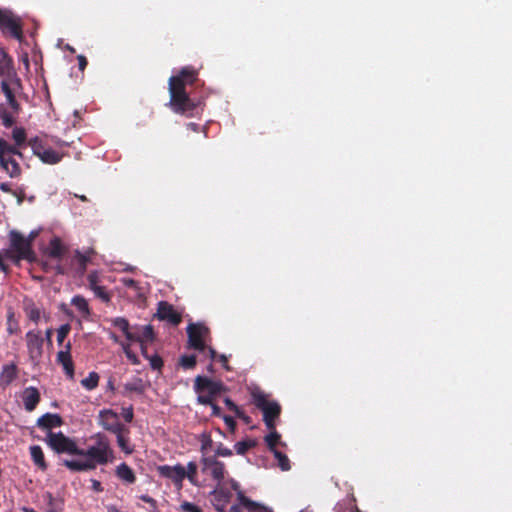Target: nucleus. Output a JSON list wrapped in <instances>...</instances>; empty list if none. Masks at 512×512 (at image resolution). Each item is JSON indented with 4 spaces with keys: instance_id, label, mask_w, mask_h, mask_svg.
Masks as SVG:
<instances>
[{
    "instance_id": "26",
    "label": "nucleus",
    "mask_w": 512,
    "mask_h": 512,
    "mask_svg": "<svg viewBox=\"0 0 512 512\" xmlns=\"http://www.w3.org/2000/svg\"><path fill=\"white\" fill-rule=\"evenodd\" d=\"M56 361L63 367L65 374L73 378L74 376V363L71 357V353L68 351H59L56 356Z\"/></svg>"
},
{
    "instance_id": "23",
    "label": "nucleus",
    "mask_w": 512,
    "mask_h": 512,
    "mask_svg": "<svg viewBox=\"0 0 512 512\" xmlns=\"http://www.w3.org/2000/svg\"><path fill=\"white\" fill-rule=\"evenodd\" d=\"M41 400L40 393L35 387H27L23 392V403L27 411L32 412Z\"/></svg>"
},
{
    "instance_id": "61",
    "label": "nucleus",
    "mask_w": 512,
    "mask_h": 512,
    "mask_svg": "<svg viewBox=\"0 0 512 512\" xmlns=\"http://www.w3.org/2000/svg\"><path fill=\"white\" fill-rule=\"evenodd\" d=\"M54 270H55V273L59 274V275H64L67 273L66 268L63 265H61L60 263L56 264V266L54 267Z\"/></svg>"
},
{
    "instance_id": "47",
    "label": "nucleus",
    "mask_w": 512,
    "mask_h": 512,
    "mask_svg": "<svg viewBox=\"0 0 512 512\" xmlns=\"http://www.w3.org/2000/svg\"><path fill=\"white\" fill-rule=\"evenodd\" d=\"M224 403L227 406V408L234 412L237 417H243V411L238 407L230 398H225Z\"/></svg>"
},
{
    "instance_id": "34",
    "label": "nucleus",
    "mask_w": 512,
    "mask_h": 512,
    "mask_svg": "<svg viewBox=\"0 0 512 512\" xmlns=\"http://www.w3.org/2000/svg\"><path fill=\"white\" fill-rule=\"evenodd\" d=\"M71 304L83 315H89L90 309L87 300L80 296L76 295L72 298Z\"/></svg>"
},
{
    "instance_id": "53",
    "label": "nucleus",
    "mask_w": 512,
    "mask_h": 512,
    "mask_svg": "<svg viewBox=\"0 0 512 512\" xmlns=\"http://www.w3.org/2000/svg\"><path fill=\"white\" fill-rule=\"evenodd\" d=\"M126 357L128 358V360L133 364V365H138L140 364V360L139 358L137 357V355L131 350V349H127L126 351Z\"/></svg>"
},
{
    "instance_id": "29",
    "label": "nucleus",
    "mask_w": 512,
    "mask_h": 512,
    "mask_svg": "<svg viewBox=\"0 0 512 512\" xmlns=\"http://www.w3.org/2000/svg\"><path fill=\"white\" fill-rule=\"evenodd\" d=\"M6 331L9 335H17L21 332L18 320L12 307L7 309Z\"/></svg>"
},
{
    "instance_id": "20",
    "label": "nucleus",
    "mask_w": 512,
    "mask_h": 512,
    "mask_svg": "<svg viewBox=\"0 0 512 512\" xmlns=\"http://www.w3.org/2000/svg\"><path fill=\"white\" fill-rule=\"evenodd\" d=\"M67 252V247L62 243L61 239L54 237L49 242L45 254L52 259L61 260Z\"/></svg>"
},
{
    "instance_id": "63",
    "label": "nucleus",
    "mask_w": 512,
    "mask_h": 512,
    "mask_svg": "<svg viewBox=\"0 0 512 512\" xmlns=\"http://www.w3.org/2000/svg\"><path fill=\"white\" fill-rule=\"evenodd\" d=\"M206 350L208 352V356L211 360H215L217 358V352L212 347H207Z\"/></svg>"
},
{
    "instance_id": "56",
    "label": "nucleus",
    "mask_w": 512,
    "mask_h": 512,
    "mask_svg": "<svg viewBox=\"0 0 512 512\" xmlns=\"http://www.w3.org/2000/svg\"><path fill=\"white\" fill-rule=\"evenodd\" d=\"M77 60H78L79 69L81 71H84L88 64L86 57L84 55H78Z\"/></svg>"
},
{
    "instance_id": "59",
    "label": "nucleus",
    "mask_w": 512,
    "mask_h": 512,
    "mask_svg": "<svg viewBox=\"0 0 512 512\" xmlns=\"http://www.w3.org/2000/svg\"><path fill=\"white\" fill-rule=\"evenodd\" d=\"M208 405L212 408V415L218 417L221 416V408L214 402V400L212 401V404Z\"/></svg>"
},
{
    "instance_id": "19",
    "label": "nucleus",
    "mask_w": 512,
    "mask_h": 512,
    "mask_svg": "<svg viewBox=\"0 0 512 512\" xmlns=\"http://www.w3.org/2000/svg\"><path fill=\"white\" fill-rule=\"evenodd\" d=\"M17 377V365L15 363L5 364L0 372V387L6 389Z\"/></svg>"
},
{
    "instance_id": "41",
    "label": "nucleus",
    "mask_w": 512,
    "mask_h": 512,
    "mask_svg": "<svg viewBox=\"0 0 512 512\" xmlns=\"http://www.w3.org/2000/svg\"><path fill=\"white\" fill-rule=\"evenodd\" d=\"M95 296L101 301L108 303L111 301V294L101 284L91 289Z\"/></svg>"
},
{
    "instance_id": "43",
    "label": "nucleus",
    "mask_w": 512,
    "mask_h": 512,
    "mask_svg": "<svg viewBox=\"0 0 512 512\" xmlns=\"http://www.w3.org/2000/svg\"><path fill=\"white\" fill-rule=\"evenodd\" d=\"M212 455H215V457L219 459V457H230L233 455V452L230 448L220 442L216 445Z\"/></svg>"
},
{
    "instance_id": "22",
    "label": "nucleus",
    "mask_w": 512,
    "mask_h": 512,
    "mask_svg": "<svg viewBox=\"0 0 512 512\" xmlns=\"http://www.w3.org/2000/svg\"><path fill=\"white\" fill-rule=\"evenodd\" d=\"M94 254L95 251L93 249H88L84 253L80 252L79 250L75 251L73 263L77 265L76 271L79 276L84 275L87 264L91 261Z\"/></svg>"
},
{
    "instance_id": "45",
    "label": "nucleus",
    "mask_w": 512,
    "mask_h": 512,
    "mask_svg": "<svg viewBox=\"0 0 512 512\" xmlns=\"http://www.w3.org/2000/svg\"><path fill=\"white\" fill-rule=\"evenodd\" d=\"M87 281H88L89 289H92V288L96 287L97 285H100L101 284L100 272L97 270L91 271L87 275Z\"/></svg>"
},
{
    "instance_id": "28",
    "label": "nucleus",
    "mask_w": 512,
    "mask_h": 512,
    "mask_svg": "<svg viewBox=\"0 0 512 512\" xmlns=\"http://www.w3.org/2000/svg\"><path fill=\"white\" fill-rule=\"evenodd\" d=\"M30 456L33 463L41 470L46 471L48 464L45 461V456L42 448L39 445H33L29 448Z\"/></svg>"
},
{
    "instance_id": "39",
    "label": "nucleus",
    "mask_w": 512,
    "mask_h": 512,
    "mask_svg": "<svg viewBox=\"0 0 512 512\" xmlns=\"http://www.w3.org/2000/svg\"><path fill=\"white\" fill-rule=\"evenodd\" d=\"M256 445L254 440H244L239 441L234 445L236 453L239 455H244L249 449L253 448Z\"/></svg>"
},
{
    "instance_id": "40",
    "label": "nucleus",
    "mask_w": 512,
    "mask_h": 512,
    "mask_svg": "<svg viewBox=\"0 0 512 512\" xmlns=\"http://www.w3.org/2000/svg\"><path fill=\"white\" fill-rule=\"evenodd\" d=\"M195 355H183L179 359V365L186 370L193 369L196 366Z\"/></svg>"
},
{
    "instance_id": "48",
    "label": "nucleus",
    "mask_w": 512,
    "mask_h": 512,
    "mask_svg": "<svg viewBox=\"0 0 512 512\" xmlns=\"http://www.w3.org/2000/svg\"><path fill=\"white\" fill-rule=\"evenodd\" d=\"M180 510L182 512H203L202 509L198 505L188 502V501H184L180 505Z\"/></svg>"
},
{
    "instance_id": "60",
    "label": "nucleus",
    "mask_w": 512,
    "mask_h": 512,
    "mask_svg": "<svg viewBox=\"0 0 512 512\" xmlns=\"http://www.w3.org/2000/svg\"><path fill=\"white\" fill-rule=\"evenodd\" d=\"M91 482H92V489L95 492H102L103 491V487H102V484H101L100 481L93 479Z\"/></svg>"
},
{
    "instance_id": "16",
    "label": "nucleus",
    "mask_w": 512,
    "mask_h": 512,
    "mask_svg": "<svg viewBox=\"0 0 512 512\" xmlns=\"http://www.w3.org/2000/svg\"><path fill=\"white\" fill-rule=\"evenodd\" d=\"M157 316L160 320H165L174 326H177L182 321L181 314L175 310L173 305L166 301L158 303Z\"/></svg>"
},
{
    "instance_id": "51",
    "label": "nucleus",
    "mask_w": 512,
    "mask_h": 512,
    "mask_svg": "<svg viewBox=\"0 0 512 512\" xmlns=\"http://www.w3.org/2000/svg\"><path fill=\"white\" fill-rule=\"evenodd\" d=\"M47 499H48V506H49L48 512H62V508L56 506L55 499L51 493H47Z\"/></svg>"
},
{
    "instance_id": "38",
    "label": "nucleus",
    "mask_w": 512,
    "mask_h": 512,
    "mask_svg": "<svg viewBox=\"0 0 512 512\" xmlns=\"http://www.w3.org/2000/svg\"><path fill=\"white\" fill-rule=\"evenodd\" d=\"M275 458L277 459L278 461V466L279 468L282 470V471H288L291 469V465H290V460L289 458L287 457V455H285L284 453H282L281 451L279 450H274L272 451Z\"/></svg>"
},
{
    "instance_id": "35",
    "label": "nucleus",
    "mask_w": 512,
    "mask_h": 512,
    "mask_svg": "<svg viewBox=\"0 0 512 512\" xmlns=\"http://www.w3.org/2000/svg\"><path fill=\"white\" fill-rule=\"evenodd\" d=\"M99 374L92 371L88 376L81 380V385L87 390H94L99 384Z\"/></svg>"
},
{
    "instance_id": "36",
    "label": "nucleus",
    "mask_w": 512,
    "mask_h": 512,
    "mask_svg": "<svg viewBox=\"0 0 512 512\" xmlns=\"http://www.w3.org/2000/svg\"><path fill=\"white\" fill-rule=\"evenodd\" d=\"M12 138L15 143L13 146H16L17 149L21 148L26 141L25 129L21 127L14 128L12 131Z\"/></svg>"
},
{
    "instance_id": "50",
    "label": "nucleus",
    "mask_w": 512,
    "mask_h": 512,
    "mask_svg": "<svg viewBox=\"0 0 512 512\" xmlns=\"http://www.w3.org/2000/svg\"><path fill=\"white\" fill-rule=\"evenodd\" d=\"M122 417L126 423H131L134 419L133 406L122 409Z\"/></svg>"
},
{
    "instance_id": "9",
    "label": "nucleus",
    "mask_w": 512,
    "mask_h": 512,
    "mask_svg": "<svg viewBox=\"0 0 512 512\" xmlns=\"http://www.w3.org/2000/svg\"><path fill=\"white\" fill-rule=\"evenodd\" d=\"M0 29L3 34L21 40L23 30L20 18L14 15L10 10L0 8Z\"/></svg>"
},
{
    "instance_id": "25",
    "label": "nucleus",
    "mask_w": 512,
    "mask_h": 512,
    "mask_svg": "<svg viewBox=\"0 0 512 512\" xmlns=\"http://www.w3.org/2000/svg\"><path fill=\"white\" fill-rule=\"evenodd\" d=\"M197 440L200 443L199 452L200 457H204L207 455H211L213 453L214 441L212 439L211 433L208 431H203L201 434L197 436Z\"/></svg>"
},
{
    "instance_id": "32",
    "label": "nucleus",
    "mask_w": 512,
    "mask_h": 512,
    "mask_svg": "<svg viewBox=\"0 0 512 512\" xmlns=\"http://www.w3.org/2000/svg\"><path fill=\"white\" fill-rule=\"evenodd\" d=\"M39 158L43 163L53 165L62 160L63 154H60L51 148H47L45 151H42Z\"/></svg>"
},
{
    "instance_id": "46",
    "label": "nucleus",
    "mask_w": 512,
    "mask_h": 512,
    "mask_svg": "<svg viewBox=\"0 0 512 512\" xmlns=\"http://www.w3.org/2000/svg\"><path fill=\"white\" fill-rule=\"evenodd\" d=\"M147 360H149L150 366L153 370H160L163 366V360L157 354L152 356L149 355V358H147Z\"/></svg>"
},
{
    "instance_id": "54",
    "label": "nucleus",
    "mask_w": 512,
    "mask_h": 512,
    "mask_svg": "<svg viewBox=\"0 0 512 512\" xmlns=\"http://www.w3.org/2000/svg\"><path fill=\"white\" fill-rule=\"evenodd\" d=\"M215 493L217 494L218 498L224 502H228L229 498L231 497V493L224 489H218L215 491Z\"/></svg>"
},
{
    "instance_id": "27",
    "label": "nucleus",
    "mask_w": 512,
    "mask_h": 512,
    "mask_svg": "<svg viewBox=\"0 0 512 512\" xmlns=\"http://www.w3.org/2000/svg\"><path fill=\"white\" fill-rule=\"evenodd\" d=\"M132 336L137 337L138 339H131L133 342H151L154 340V330L151 325H145L142 327L135 326L133 328Z\"/></svg>"
},
{
    "instance_id": "37",
    "label": "nucleus",
    "mask_w": 512,
    "mask_h": 512,
    "mask_svg": "<svg viewBox=\"0 0 512 512\" xmlns=\"http://www.w3.org/2000/svg\"><path fill=\"white\" fill-rule=\"evenodd\" d=\"M270 433L265 437V442L269 448V450L272 452L276 449V445L280 441V434L276 431V427L274 429H269Z\"/></svg>"
},
{
    "instance_id": "62",
    "label": "nucleus",
    "mask_w": 512,
    "mask_h": 512,
    "mask_svg": "<svg viewBox=\"0 0 512 512\" xmlns=\"http://www.w3.org/2000/svg\"><path fill=\"white\" fill-rule=\"evenodd\" d=\"M138 343L140 344L141 354L143 355V357H145L146 359L149 358V354L147 351V342H138Z\"/></svg>"
},
{
    "instance_id": "24",
    "label": "nucleus",
    "mask_w": 512,
    "mask_h": 512,
    "mask_svg": "<svg viewBox=\"0 0 512 512\" xmlns=\"http://www.w3.org/2000/svg\"><path fill=\"white\" fill-rule=\"evenodd\" d=\"M16 73L13 68V60L3 47H0V76H6L5 79L13 77Z\"/></svg>"
},
{
    "instance_id": "2",
    "label": "nucleus",
    "mask_w": 512,
    "mask_h": 512,
    "mask_svg": "<svg viewBox=\"0 0 512 512\" xmlns=\"http://www.w3.org/2000/svg\"><path fill=\"white\" fill-rule=\"evenodd\" d=\"M198 79V71L192 66L183 67L169 79L170 106L180 114L192 113L197 104L186 92V85H193Z\"/></svg>"
},
{
    "instance_id": "4",
    "label": "nucleus",
    "mask_w": 512,
    "mask_h": 512,
    "mask_svg": "<svg viewBox=\"0 0 512 512\" xmlns=\"http://www.w3.org/2000/svg\"><path fill=\"white\" fill-rule=\"evenodd\" d=\"M10 249L5 255L15 265H19L22 260L34 262L36 254L32 248V238L26 239L19 231L12 230L9 233Z\"/></svg>"
},
{
    "instance_id": "14",
    "label": "nucleus",
    "mask_w": 512,
    "mask_h": 512,
    "mask_svg": "<svg viewBox=\"0 0 512 512\" xmlns=\"http://www.w3.org/2000/svg\"><path fill=\"white\" fill-rule=\"evenodd\" d=\"M231 488L237 493V498L239 503L248 511V512H272L271 509L252 501L248 497L245 496L244 492L241 490L240 484L234 480H230Z\"/></svg>"
},
{
    "instance_id": "33",
    "label": "nucleus",
    "mask_w": 512,
    "mask_h": 512,
    "mask_svg": "<svg viewBox=\"0 0 512 512\" xmlns=\"http://www.w3.org/2000/svg\"><path fill=\"white\" fill-rule=\"evenodd\" d=\"M198 465L195 461H190L187 463V469L184 468V478H187L188 481L194 485H198Z\"/></svg>"
},
{
    "instance_id": "3",
    "label": "nucleus",
    "mask_w": 512,
    "mask_h": 512,
    "mask_svg": "<svg viewBox=\"0 0 512 512\" xmlns=\"http://www.w3.org/2000/svg\"><path fill=\"white\" fill-rule=\"evenodd\" d=\"M1 90L5 96V102L0 103V120L5 128H11L22 111L21 104L17 100V95L23 91L21 79L16 73L9 79L1 81Z\"/></svg>"
},
{
    "instance_id": "57",
    "label": "nucleus",
    "mask_w": 512,
    "mask_h": 512,
    "mask_svg": "<svg viewBox=\"0 0 512 512\" xmlns=\"http://www.w3.org/2000/svg\"><path fill=\"white\" fill-rule=\"evenodd\" d=\"M216 359H218V361L221 362L224 369L230 370V367L228 365V358L226 355H224V354L218 355Z\"/></svg>"
},
{
    "instance_id": "49",
    "label": "nucleus",
    "mask_w": 512,
    "mask_h": 512,
    "mask_svg": "<svg viewBox=\"0 0 512 512\" xmlns=\"http://www.w3.org/2000/svg\"><path fill=\"white\" fill-rule=\"evenodd\" d=\"M139 499L142 500L143 502L149 504L151 511H153V512L157 511L158 505H157V501L154 498L150 497L149 495L144 494V495H140Z\"/></svg>"
},
{
    "instance_id": "15",
    "label": "nucleus",
    "mask_w": 512,
    "mask_h": 512,
    "mask_svg": "<svg viewBox=\"0 0 512 512\" xmlns=\"http://www.w3.org/2000/svg\"><path fill=\"white\" fill-rule=\"evenodd\" d=\"M23 311L26 317L35 324L39 323L41 317H43L46 322L50 320V314L47 313L45 309L38 306L31 298L26 297L23 300Z\"/></svg>"
},
{
    "instance_id": "18",
    "label": "nucleus",
    "mask_w": 512,
    "mask_h": 512,
    "mask_svg": "<svg viewBox=\"0 0 512 512\" xmlns=\"http://www.w3.org/2000/svg\"><path fill=\"white\" fill-rule=\"evenodd\" d=\"M37 426L41 430H47V434L52 432L53 428H57L63 425V419L59 414L45 413L37 419Z\"/></svg>"
},
{
    "instance_id": "31",
    "label": "nucleus",
    "mask_w": 512,
    "mask_h": 512,
    "mask_svg": "<svg viewBox=\"0 0 512 512\" xmlns=\"http://www.w3.org/2000/svg\"><path fill=\"white\" fill-rule=\"evenodd\" d=\"M146 390V385L141 378H134L131 381L124 384V394L131 392L142 394Z\"/></svg>"
},
{
    "instance_id": "17",
    "label": "nucleus",
    "mask_w": 512,
    "mask_h": 512,
    "mask_svg": "<svg viewBox=\"0 0 512 512\" xmlns=\"http://www.w3.org/2000/svg\"><path fill=\"white\" fill-rule=\"evenodd\" d=\"M119 431L114 433L117 445L124 454L131 455L135 451V445L131 443L130 428L125 426Z\"/></svg>"
},
{
    "instance_id": "11",
    "label": "nucleus",
    "mask_w": 512,
    "mask_h": 512,
    "mask_svg": "<svg viewBox=\"0 0 512 512\" xmlns=\"http://www.w3.org/2000/svg\"><path fill=\"white\" fill-rule=\"evenodd\" d=\"M97 421L99 426L112 434L120 432L119 430L126 426L120 421L118 414L112 409L100 410Z\"/></svg>"
},
{
    "instance_id": "6",
    "label": "nucleus",
    "mask_w": 512,
    "mask_h": 512,
    "mask_svg": "<svg viewBox=\"0 0 512 512\" xmlns=\"http://www.w3.org/2000/svg\"><path fill=\"white\" fill-rule=\"evenodd\" d=\"M253 404L262 411L263 421L267 429L276 427L275 421L281 414V406L277 401H270L261 390H255L251 394Z\"/></svg>"
},
{
    "instance_id": "5",
    "label": "nucleus",
    "mask_w": 512,
    "mask_h": 512,
    "mask_svg": "<svg viewBox=\"0 0 512 512\" xmlns=\"http://www.w3.org/2000/svg\"><path fill=\"white\" fill-rule=\"evenodd\" d=\"M16 156L22 157L21 151L0 137V168L11 178H18L22 174Z\"/></svg>"
},
{
    "instance_id": "1",
    "label": "nucleus",
    "mask_w": 512,
    "mask_h": 512,
    "mask_svg": "<svg viewBox=\"0 0 512 512\" xmlns=\"http://www.w3.org/2000/svg\"><path fill=\"white\" fill-rule=\"evenodd\" d=\"M94 443L86 449L80 448L73 438L64 435L61 431L49 432L46 435V444L56 454H68L84 457L81 459H63L61 465L71 472H84L94 470L97 465H106L115 459V452L108 437L98 432L90 438Z\"/></svg>"
},
{
    "instance_id": "52",
    "label": "nucleus",
    "mask_w": 512,
    "mask_h": 512,
    "mask_svg": "<svg viewBox=\"0 0 512 512\" xmlns=\"http://www.w3.org/2000/svg\"><path fill=\"white\" fill-rule=\"evenodd\" d=\"M223 420H224L225 424L227 425V427L229 428V430L231 432H234L236 429V426H237V423L234 420V418L231 416L225 415V416H223Z\"/></svg>"
},
{
    "instance_id": "42",
    "label": "nucleus",
    "mask_w": 512,
    "mask_h": 512,
    "mask_svg": "<svg viewBox=\"0 0 512 512\" xmlns=\"http://www.w3.org/2000/svg\"><path fill=\"white\" fill-rule=\"evenodd\" d=\"M28 144L31 147L33 154L38 157L42 154V151L47 149L45 148L42 140H40L38 137L30 139Z\"/></svg>"
},
{
    "instance_id": "64",
    "label": "nucleus",
    "mask_w": 512,
    "mask_h": 512,
    "mask_svg": "<svg viewBox=\"0 0 512 512\" xmlns=\"http://www.w3.org/2000/svg\"><path fill=\"white\" fill-rule=\"evenodd\" d=\"M52 334H53V330L51 328H48L46 331H45V339L46 341L49 343V344H52Z\"/></svg>"
},
{
    "instance_id": "21",
    "label": "nucleus",
    "mask_w": 512,
    "mask_h": 512,
    "mask_svg": "<svg viewBox=\"0 0 512 512\" xmlns=\"http://www.w3.org/2000/svg\"><path fill=\"white\" fill-rule=\"evenodd\" d=\"M115 476L125 485H132L137 480L134 470L125 462L116 466Z\"/></svg>"
},
{
    "instance_id": "13",
    "label": "nucleus",
    "mask_w": 512,
    "mask_h": 512,
    "mask_svg": "<svg viewBox=\"0 0 512 512\" xmlns=\"http://www.w3.org/2000/svg\"><path fill=\"white\" fill-rule=\"evenodd\" d=\"M157 471L161 477L170 479L177 490H181L183 487L184 478V466L176 464L174 466L161 465L157 467Z\"/></svg>"
},
{
    "instance_id": "58",
    "label": "nucleus",
    "mask_w": 512,
    "mask_h": 512,
    "mask_svg": "<svg viewBox=\"0 0 512 512\" xmlns=\"http://www.w3.org/2000/svg\"><path fill=\"white\" fill-rule=\"evenodd\" d=\"M124 286L128 288H136L137 287V281L132 278H124L122 280Z\"/></svg>"
},
{
    "instance_id": "44",
    "label": "nucleus",
    "mask_w": 512,
    "mask_h": 512,
    "mask_svg": "<svg viewBox=\"0 0 512 512\" xmlns=\"http://www.w3.org/2000/svg\"><path fill=\"white\" fill-rule=\"evenodd\" d=\"M71 331L70 324L66 323L61 325L57 330V343L58 345H62L65 338L68 336V334Z\"/></svg>"
},
{
    "instance_id": "7",
    "label": "nucleus",
    "mask_w": 512,
    "mask_h": 512,
    "mask_svg": "<svg viewBox=\"0 0 512 512\" xmlns=\"http://www.w3.org/2000/svg\"><path fill=\"white\" fill-rule=\"evenodd\" d=\"M194 390L198 394V403L212 404L215 397L226 391V387L221 381L198 375L194 380Z\"/></svg>"
},
{
    "instance_id": "10",
    "label": "nucleus",
    "mask_w": 512,
    "mask_h": 512,
    "mask_svg": "<svg viewBox=\"0 0 512 512\" xmlns=\"http://www.w3.org/2000/svg\"><path fill=\"white\" fill-rule=\"evenodd\" d=\"M209 329L199 323H191L187 327L189 346L200 352L206 351L205 337L208 335Z\"/></svg>"
},
{
    "instance_id": "8",
    "label": "nucleus",
    "mask_w": 512,
    "mask_h": 512,
    "mask_svg": "<svg viewBox=\"0 0 512 512\" xmlns=\"http://www.w3.org/2000/svg\"><path fill=\"white\" fill-rule=\"evenodd\" d=\"M200 471L203 475L215 481L218 485L225 479L227 474L225 463L215 455L200 457Z\"/></svg>"
},
{
    "instance_id": "12",
    "label": "nucleus",
    "mask_w": 512,
    "mask_h": 512,
    "mask_svg": "<svg viewBox=\"0 0 512 512\" xmlns=\"http://www.w3.org/2000/svg\"><path fill=\"white\" fill-rule=\"evenodd\" d=\"M27 350L32 361H39L43 355L44 338L40 331L30 330L25 335Z\"/></svg>"
},
{
    "instance_id": "30",
    "label": "nucleus",
    "mask_w": 512,
    "mask_h": 512,
    "mask_svg": "<svg viewBox=\"0 0 512 512\" xmlns=\"http://www.w3.org/2000/svg\"><path fill=\"white\" fill-rule=\"evenodd\" d=\"M111 322L114 327L123 332L127 340L130 341L131 339H138L137 337L132 336L133 331L131 330L130 324L126 318L116 317L112 319Z\"/></svg>"
},
{
    "instance_id": "55",
    "label": "nucleus",
    "mask_w": 512,
    "mask_h": 512,
    "mask_svg": "<svg viewBox=\"0 0 512 512\" xmlns=\"http://www.w3.org/2000/svg\"><path fill=\"white\" fill-rule=\"evenodd\" d=\"M0 190L5 193H10L14 196H17L16 192L14 190H12L11 185L7 182L0 183Z\"/></svg>"
}]
</instances>
